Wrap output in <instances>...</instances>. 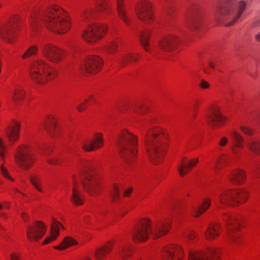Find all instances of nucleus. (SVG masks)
<instances>
[{"mask_svg":"<svg viewBox=\"0 0 260 260\" xmlns=\"http://www.w3.org/2000/svg\"><path fill=\"white\" fill-rule=\"evenodd\" d=\"M229 179L234 184H240L244 181L245 175L242 170H235L230 174Z\"/></svg>","mask_w":260,"mask_h":260,"instance_id":"72a5a7b5","label":"nucleus"},{"mask_svg":"<svg viewBox=\"0 0 260 260\" xmlns=\"http://www.w3.org/2000/svg\"><path fill=\"white\" fill-rule=\"evenodd\" d=\"M80 177L84 188L89 194L95 195L98 193L100 187L91 164L86 163L83 165L80 171Z\"/></svg>","mask_w":260,"mask_h":260,"instance_id":"0eeeda50","label":"nucleus"},{"mask_svg":"<svg viewBox=\"0 0 260 260\" xmlns=\"http://www.w3.org/2000/svg\"><path fill=\"white\" fill-rule=\"evenodd\" d=\"M77 241L72 237L67 236L59 245L55 246L54 248L59 250H63L71 245L77 244Z\"/></svg>","mask_w":260,"mask_h":260,"instance_id":"4c0bfd02","label":"nucleus"},{"mask_svg":"<svg viewBox=\"0 0 260 260\" xmlns=\"http://www.w3.org/2000/svg\"><path fill=\"white\" fill-rule=\"evenodd\" d=\"M11 260H19L20 255L16 252H13L10 255Z\"/></svg>","mask_w":260,"mask_h":260,"instance_id":"603ef678","label":"nucleus"},{"mask_svg":"<svg viewBox=\"0 0 260 260\" xmlns=\"http://www.w3.org/2000/svg\"><path fill=\"white\" fill-rule=\"evenodd\" d=\"M29 180L34 188L40 192H43V190L41 187V179L38 175L32 174L30 175Z\"/></svg>","mask_w":260,"mask_h":260,"instance_id":"58836bf2","label":"nucleus"},{"mask_svg":"<svg viewBox=\"0 0 260 260\" xmlns=\"http://www.w3.org/2000/svg\"><path fill=\"white\" fill-rule=\"evenodd\" d=\"M107 30V27L106 25L98 23L90 24L88 28L83 32L82 37L86 41L93 43L102 38Z\"/></svg>","mask_w":260,"mask_h":260,"instance_id":"f8f14e48","label":"nucleus"},{"mask_svg":"<svg viewBox=\"0 0 260 260\" xmlns=\"http://www.w3.org/2000/svg\"><path fill=\"white\" fill-rule=\"evenodd\" d=\"M200 87L202 89H206L209 87V83L204 80H202L200 84Z\"/></svg>","mask_w":260,"mask_h":260,"instance_id":"3c124183","label":"nucleus"},{"mask_svg":"<svg viewBox=\"0 0 260 260\" xmlns=\"http://www.w3.org/2000/svg\"><path fill=\"white\" fill-rule=\"evenodd\" d=\"M135 12L140 20L145 23L150 22L153 20L152 6L147 1L139 2L136 6Z\"/></svg>","mask_w":260,"mask_h":260,"instance_id":"ddd939ff","label":"nucleus"},{"mask_svg":"<svg viewBox=\"0 0 260 260\" xmlns=\"http://www.w3.org/2000/svg\"><path fill=\"white\" fill-rule=\"evenodd\" d=\"M44 128L50 134L52 135L53 129L56 127L55 122L53 117L49 116L47 119L45 120L42 123Z\"/></svg>","mask_w":260,"mask_h":260,"instance_id":"e433bc0d","label":"nucleus"},{"mask_svg":"<svg viewBox=\"0 0 260 260\" xmlns=\"http://www.w3.org/2000/svg\"><path fill=\"white\" fill-rule=\"evenodd\" d=\"M240 129L245 134L247 135H252L253 134V131L249 127L242 126L240 127Z\"/></svg>","mask_w":260,"mask_h":260,"instance_id":"8fccbe9b","label":"nucleus"},{"mask_svg":"<svg viewBox=\"0 0 260 260\" xmlns=\"http://www.w3.org/2000/svg\"><path fill=\"white\" fill-rule=\"evenodd\" d=\"M171 220L169 218L163 220H156L152 223L148 218L142 219L132 232V237L135 241H145L151 234L154 238H158L167 233L171 226Z\"/></svg>","mask_w":260,"mask_h":260,"instance_id":"f03ea898","label":"nucleus"},{"mask_svg":"<svg viewBox=\"0 0 260 260\" xmlns=\"http://www.w3.org/2000/svg\"><path fill=\"white\" fill-rule=\"evenodd\" d=\"M180 39L176 35H170L163 38L159 44V48L166 52L173 51L180 43Z\"/></svg>","mask_w":260,"mask_h":260,"instance_id":"aec40b11","label":"nucleus"},{"mask_svg":"<svg viewBox=\"0 0 260 260\" xmlns=\"http://www.w3.org/2000/svg\"><path fill=\"white\" fill-rule=\"evenodd\" d=\"M48 162L51 164L58 165L60 164L59 159L57 157H54L48 159Z\"/></svg>","mask_w":260,"mask_h":260,"instance_id":"864d4df0","label":"nucleus"},{"mask_svg":"<svg viewBox=\"0 0 260 260\" xmlns=\"http://www.w3.org/2000/svg\"><path fill=\"white\" fill-rule=\"evenodd\" d=\"M89 104L87 100H84L83 102H81L79 106H78L77 108L79 111H83Z\"/></svg>","mask_w":260,"mask_h":260,"instance_id":"de8ad7c7","label":"nucleus"},{"mask_svg":"<svg viewBox=\"0 0 260 260\" xmlns=\"http://www.w3.org/2000/svg\"><path fill=\"white\" fill-rule=\"evenodd\" d=\"M111 197L112 199L113 202H116V201L118 199L119 197V193L118 187L117 186L114 185L113 187V189L111 192Z\"/></svg>","mask_w":260,"mask_h":260,"instance_id":"c03bdc74","label":"nucleus"},{"mask_svg":"<svg viewBox=\"0 0 260 260\" xmlns=\"http://www.w3.org/2000/svg\"><path fill=\"white\" fill-rule=\"evenodd\" d=\"M27 15L30 30L34 33L39 31L42 24L59 34L67 32L71 27L68 14L59 6L34 4L29 8Z\"/></svg>","mask_w":260,"mask_h":260,"instance_id":"f257e3e1","label":"nucleus"},{"mask_svg":"<svg viewBox=\"0 0 260 260\" xmlns=\"http://www.w3.org/2000/svg\"><path fill=\"white\" fill-rule=\"evenodd\" d=\"M246 8L242 0H218L215 7L216 19L229 26L240 18Z\"/></svg>","mask_w":260,"mask_h":260,"instance_id":"7ed1b4c3","label":"nucleus"},{"mask_svg":"<svg viewBox=\"0 0 260 260\" xmlns=\"http://www.w3.org/2000/svg\"><path fill=\"white\" fill-rule=\"evenodd\" d=\"M227 120L220 112L218 106H215L212 108L210 112L207 116L208 124L212 127H218L222 125Z\"/></svg>","mask_w":260,"mask_h":260,"instance_id":"6ab92c4d","label":"nucleus"},{"mask_svg":"<svg viewBox=\"0 0 260 260\" xmlns=\"http://www.w3.org/2000/svg\"><path fill=\"white\" fill-rule=\"evenodd\" d=\"M136 137L128 132H122L117 140V146L121 157L127 164L133 163L136 156Z\"/></svg>","mask_w":260,"mask_h":260,"instance_id":"39448f33","label":"nucleus"},{"mask_svg":"<svg viewBox=\"0 0 260 260\" xmlns=\"http://www.w3.org/2000/svg\"><path fill=\"white\" fill-rule=\"evenodd\" d=\"M220 225L217 223H211L208 225L207 230L204 232V236L207 239L213 240L219 235Z\"/></svg>","mask_w":260,"mask_h":260,"instance_id":"5701e85b","label":"nucleus"},{"mask_svg":"<svg viewBox=\"0 0 260 260\" xmlns=\"http://www.w3.org/2000/svg\"><path fill=\"white\" fill-rule=\"evenodd\" d=\"M119 255L120 257L124 259L126 257L130 256L131 251L129 247H122L119 250Z\"/></svg>","mask_w":260,"mask_h":260,"instance_id":"37998d69","label":"nucleus"},{"mask_svg":"<svg viewBox=\"0 0 260 260\" xmlns=\"http://www.w3.org/2000/svg\"><path fill=\"white\" fill-rule=\"evenodd\" d=\"M103 67L102 59L96 55L87 56L83 63L82 69L89 74H96Z\"/></svg>","mask_w":260,"mask_h":260,"instance_id":"f3484780","label":"nucleus"},{"mask_svg":"<svg viewBox=\"0 0 260 260\" xmlns=\"http://www.w3.org/2000/svg\"><path fill=\"white\" fill-rule=\"evenodd\" d=\"M162 256L164 260H180L182 256L181 248L173 245L167 247L164 250Z\"/></svg>","mask_w":260,"mask_h":260,"instance_id":"4be33fe9","label":"nucleus"},{"mask_svg":"<svg viewBox=\"0 0 260 260\" xmlns=\"http://www.w3.org/2000/svg\"><path fill=\"white\" fill-rule=\"evenodd\" d=\"M13 92L15 98H23L25 95V92L21 87L17 88Z\"/></svg>","mask_w":260,"mask_h":260,"instance_id":"a18cd8bd","label":"nucleus"},{"mask_svg":"<svg viewBox=\"0 0 260 260\" xmlns=\"http://www.w3.org/2000/svg\"><path fill=\"white\" fill-rule=\"evenodd\" d=\"M46 231V225L41 221H36L33 225L27 226V238L31 241H37L43 236Z\"/></svg>","mask_w":260,"mask_h":260,"instance_id":"a211bd4d","label":"nucleus"},{"mask_svg":"<svg viewBox=\"0 0 260 260\" xmlns=\"http://www.w3.org/2000/svg\"><path fill=\"white\" fill-rule=\"evenodd\" d=\"M198 161L199 160L197 158L189 161L187 164H185L183 160L181 161L177 168V170L180 175L183 176L187 173L190 168L195 166L198 163Z\"/></svg>","mask_w":260,"mask_h":260,"instance_id":"2f4dec72","label":"nucleus"},{"mask_svg":"<svg viewBox=\"0 0 260 260\" xmlns=\"http://www.w3.org/2000/svg\"><path fill=\"white\" fill-rule=\"evenodd\" d=\"M228 142V139L226 137H223L221 138L219 144L221 146H225Z\"/></svg>","mask_w":260,"mask_h":260,"instance_id":"5fc2aeb1","label":"nucleus"},{"mask_svg":"<svg viewBox=\"0 0 260 260\" xmlns=\"http://www.w3.org/2000/svg\"><path fill=\"white\" fill-rule=\"evenodd\" d=\"M42 52L46 58L53 63L61 61L64 56L62 50L51 44H45L42 48Z\"/></svg>","mask_w":260,"mask_h":260,"instance_id":"2eb2a0df","label":"nucleus"},{"mask_svg":"<svg viewBox=\"0 0 260 260\" xmlns=\"http://www.w3.org/2000/svg\"><path fill=\"white\" fill-rule=\"evenodd\" d=\"M6 148L4 145L3 142L1 139H0V158H3L4 156V152L5 151Z\"/></svg>","mask_w":260,"mask_h":260,"instance_id":"09e8293b","label":"nucleus"},{"mask_svg":"<svg viewBox=\"0 0 260 260\" xmlns=\"http://www.w3.org/2000/svg\"><path fill=\"white\" fill-rule=\"evenodd\" d=\"M22 21L18 15H13L5 23L0 25V38L12 43L18 35Z\"/></svg>","mask_w":260,"mask_h":260,"instance_id":"1a4fd4ad","label":"nucleus"},{"mask_svg":"<svg viewBox=\"0 0 260 260\" xmlns=\"http://www.w3.org/2000/svg\"><path fill=\"white\" fill-rule=\"evenodd\" d=\"M138 59L137 54L132 53H122L119 57L117 62L121 67H124L128 63L136 61Z\"/></svg>","mask_w":260,"mask_h":260,"instance_id":"c85d7f7f","label":"nucleus"},{"mask_svg":"<svg viewBox=\"0 0 260 260\" xmlns=\"http://www.w3.org/2000/svg\"><path fill=\"white\" fill-rule=\"evenodd\" d=\"M137 34L139 37L140 42L143 46L144 49L146 51H150L151 49L149 47V37L150 31L149 29H145L143 30H137Z\"/></svg>","mask_w":260,"mask_h":260,"instance_id":"bb28decb","label":"nucleus"},{"mask_svg":"<svg viewBox=\"0 0 260 260\" xmlns=\"http://www.w3.org/2000/svg\"><path fill=\"white\" fill-rule=\"evenodd\" d=\"M0 216L4 218H7V216L4 213H0Z\"/></svg>","mask_w":260,"mask_h":260,"instance_id":"338daca9","label":"nucleus"},{"mask_svg":"<svg viewBox=\"0 0 260 260\" xmlns=\"http://www.w3.org/2000/svg\"><path fill=\"white\" fill-rule=\"evenodd\" d=\"M117 11L119 17L127 25L129 23V18L125 8L124 0H116Z\"/></svg>","mask_w":260,"mask_h":260,"instance_id":"393cba45","label":"nucleus"},{"mask_svg":"<svg viewBox=\"0 0 260 260\" xmlns=\"http://www.w3.org/2000/svg\"><path fill=\"white\" fill-rule=\"evenodd\" d=\"M94 4H88L84 6L81 12L82 20L91 21L98 17L100 12L109 14L111 12L110 0H96Z\"/></svg>","mask_w":260,"mask_h":260,"instance_id":"6e6552de","label":"nucleus"},{"mask_svg":"<svg viewBox=\"0 0 260 260\" xmlns=\"http://www.w3.org/2000/svg\"><path fill=\"white\" fill-rule=\"evenodd\" d=\"M246 145L252 152L260 155V140L256 138H250L246 142Z\"/></svg>","mask_w":260,"mask_h":260,"instance_id":"f704fd0d","label":"nucleus"},{"mask_svg":"<svg viewBox=\"0 0 260 260\" xmlns=\"http://www.w3.org/2000/svg\"><path fill=\"white\" fill-rule=\"evenodd\" d=\"M21 217L24 220L26 221L28 218V216L25 213H23L21 214Z\"/></svg>","mask_w":260,"mask_h":260,"instance_id":"680f3d73","label":"nucleus"},{"mask_svg":"<svg viewBox=\"0 0 260 260\" xmlns=\"http://www.w3.org/2000/svg\"><path fill=\"white\" fill-rule=\"evenodd\" d=\"M237 148L238 147H235L234 146L232 147V152L235 155H237L239 154V150Z\"/></svg>","mask_w":260,"mask_h":260,"instance_id":"13d9d810","label":"nucleus"},{"mask_svg":"<svg viewBox=\"0 0 260 260\" xmlns=\"http://www.w3.org/2000/svg\"><path fill=\"white\" fill-rule=\"evenodd\" d=\"M220 163H221V161L219 160L217 161V164L216 165V166L215 167V169L218 168V166L220 164Z\"/></svg>","mask_w":260,"mask_h":260,"instance_id":"774afa93","label":"nucleus"},{"mask_svg":"<svg viewBox=\"0 0 260 260\" xmlns=\"http://www.w3.org/2000/svg\"><path fill=\"white\" fill-rule=\"evenodd\" d=\"M253 172L256 175L260 173V164L256 165L253 168Z\"/></svg>","mask_w":260,"mask_h":260,"instance_id":"4d7b16f0","label":"nucleus"},{"mask_svg":"<svg viewBox=\"0 0 260 260\" xmlns=\"http://www.w3.org/2000/svg\"><path fill=\"white\" fill-rule=\"evenodd\" d=\"M71 201L76 205H80L83 203V200L81 192L78 189L76 180L73 179V186L72 187V194L70 197Z\"/></svg>","mask_w":260,"mask_h":260,"instance_id":"c756f323","label":"nucleus"},{"mask_svg":"<svg viewBox=\"0 0 260 260\" xmlns=\"http://www.w3.org/2000/svg\"><path fill=\"white\" fill-rule=\"evenodd\" d=\"M211 201L208 198L203 201L202 205L198 206V208H194L192 210V215L195 217H198L206 211L210 206Z\"/></svg>","mask_w":260,"mask_h":260,"instance_id":"c9c22d12","label":"nucleus"},{"mask_svg":"<svg viewBox=\"0 0 260 260\" xmlns=\"http://www.w3.org/2000/svg\"><path fill=\"white\" fill-rule=\"evenodd\" d=\"M29 74L31 79L40 85L47 81L51 80L56 75L54 70L41 60L34 61L29 68Z\"/></svg>","mask_w":260,"mask_h":260,"instance_id":"423d86ee","label":"nucleus"},{"mask_svg":"<svg viewBox=\"0 0 260 260\" xmlns=\"http://www.w3.org/2000/svg\"><path fill=\"white\" fill-rule=\"evenodd\" d=\"M103 145L101 135H97L93 141H88L83 145V148L85 151H91L101 147Z\"/></svg>","mask_w":260,"mask_h":260,"instance_id":"a878e982","label":"nucleus"},{"mask_svg":"<svg viewBox=\"0 0 260 260\" xmlns=\"http://www.w3.org/2000/svg\"><path fill=\"white\" fill-rule=\"evenodd\" d=\"M1 173L3 175V176L8 179H10L11 180L13 181V179L10 177V176L9 175L8 171L6 169H5L3 165H1Z\"/></svg>","mask_w":260,"mask_h":260,"instance_id":"49530a36","label":"nucleus"},{"mask_svg":"<svg viewBox=\"0 0 260 260\" xmlns=\"http://www.w3.org/2000/svg\"><path fill=\"white\" fill-rule=\"evenodd\" d=\"M188 23L191 29L199 30L201 26V11L199 6L191 4L188 10Z\"/></svg>","mask_w":260,"mask_h":260,"instance_id":"dca6fc26","label":"nucleus"},{"mask_svg":"<svg viewBox=\"0 0 260 260\" xmlns=\"http://www.w3.org/2000/svg\"><path fill=\"white\" fill-rule=\"evenodd\" d=\"M209 66L211 68L214 69L216 64L214 62L210 61L209 62Z\"/></svg>","mask_w":260,"mask_h":260,"instance_id":"0e129e2a","label":"nucleus"},{"mask_svg":"<svg viewBox=\"0 0 260 260\" xmlns=\"http://www.w3.org/2000/svg\"><path fill=\"white\" fill-rule=\"evenodd\" d=\"M230 135L235 142L233 146L238 148L241 147L243 143V139L241 136L235 131L231 132Z\"/></svg>","mask_w":260,"mask_h":260,"instance_id":"ea45409f","label":"nucleus"},{"mask_svg":"<svg viewBox=\"0 0 260 260\" xmlns=\"http://www.w3.org/2000/svg\"><path fill=\"white\" fill-rule=\"evenodd\" d=\"M118 47L117 42L113 41L104 46V51L109 54H112L116 51Z\"/></svg>","mask_w":260,"mask_h":260,"instance_id":"a19ab883","label":"nucleus"},{"mask_svg":"<svg viewBox=\"0 0 260 260\" xmlns=\"http://www.w3.org/2000/svg\"><path fill=\"white\" fill-rule=\"evenodd\" d=\"M247 199V193L244 190H224L218 196L219 203L224 206H234Z\"/></svg>","mask_w":260,"mask_h":260,"instance_id":"9d476101","label":"nucleus"},{"mask_svg":"<svg viewBox=\"0 0 260 260\" xmlns=\"http://www.w3.org/2000/svg\"><path fill=\"white\" fill-rule=\"evenodd\" d=\"M193 233L192 232H188L187 234V236L190 238V239H192L194 238V236L193 235Z\"/></svg>","mask_w":260,"mask_h":260,"instance_id":"052dcab7","label":"nucleus"},{"mask_svg":"<svg viewBox=\"0 0 260 260\" xmlns=\"http://www.w3.org/2000/svg\"><path fill=\"white\" fill-rule=\"evenodd\" d=\"M113 245L109 243L96 249L94 252V256L97 260H104L105 257L112 250Z\"/></svg>","mask_w":260,"mask_h":260,"instance_id":"473e14b6","label":"nucleus"},{"mask_svg":"<svg viewBox=\"0 0 260 260\" xmlns=\"http://www.w3.org/2000/svg\"><path fill=\"white\" fill-rule=\"evenodd\" d=\"M38 48L35 46H32L29 47L26 52L22 55L23 59H26L32 55L36 54L37 52Z\"/></svg>","mask_w":260,"mask_h":260,"instance_id":"79ce46f5","label":"nucleus"},{"mask_svg":"<svg viewBox=\"0 0 260 260\" xmlns=\"http://www.w3.org/2000/svg\"><path fill=\"white\" fill-rule=\"evenodd\" d=\"M218 254L214 248L200 252H190L188 260H217Z\"/></svg>","mask_w":260,"mask_h":260,"instance_id":"412c9836","label":"nucleus"},{"mask_svg":"<svg viewBox=\"0 0 260 260\" xmlns=\"http://www.w3.org/2000/svg\"><path fill=\"white\" fill-rule=\"evenodd\" d=\"M20 123L14 121L12 126L8 127L6 131V135L10 141H15L18 139L20 130Z\"/></svg>","mask_w":260,"mask_h":260,"instance_id":"cd10ccee","label":"nucleus"},{"mask_svg":"<svg viewBox=\"0 0 260 260\" xmlns=\"http://www.w3.org/2000/svg\"><path fill=\"white\" fill-rule=\"evenodd\" d=\"M251 27L256 28L260 27V19L255 20L251 24Z\"/></svg>","mask_w":260,"mask_h":260,"instance_id":"6e6d98bb","label":"nucleus"},{"mask_svg":"<svg viewBox=\"0 0 260 260\" xmlns=\"http://www.w3.org/2000/svg\"><path fill=\"white\" fill-rule=\"evenodd\" d=\"M223 220L226 222L228 226V231L226 237L228 242L231 246L237 245L240 242L239 235L235 232L238 230V226L234 224L235 222L238 221L235 216L225 214L223 216Z\"/></svg>","mask_w":260,"mask_h":260,"instance_id":"9b49d317","label":"nucleus"},{"mask_svg":"<svg viewBox=\"0 0 260 260\" xmlns=\"http://www.w3.org/2000/svg\"><path fill=\"white\" fill-rule=\"evenodd\" d=\"M173 208H174V211L173 212L171 213V216L172 217H173L174 215H175L176 214H177L178 213H179V212L177 211V209L176 207H174Z\"/></svg>","mask_w":260,"mask_h":260,"instance_id":"bf43d9fd","label":"nucleus"},{"mask_svg":"<svg viewBox=\"0 0 260 260\" xmlns=\"http://www.w3.org/2000/svg\"><path fill=\"white\" fill-rule=\"evenodd\" d=\"M255 38L257 41L260 42V32L255 35Z\"/></svg>","mask_w":260,"mask_h":260,"instance_id":"e2e57ef3","label":"nucleus"},{"mask_svg":"<svg viewBox=\"0 0 260 260\" xmlns=\"http://www.w3.org/2000/svg\"><path fill=\"white\" fill-rule=\"evenodd\" d=\"M59 225L61 226L62 228L63 226L61 225L60 223L56 221L54 218H53V223L51 225V235L50 236L46 237L43 242V244H46L52 240L55 239L58 235L59 234Z\"/></svg>","mask_w":260,"mask_h":260,"instance_id":"7c9ffc66","label":"nucleus"},{"mask_svg":"<svg viewBox=\"0 0 260 260\" xmlns=\"http://www.w3.org/2000/svg\"><path fill=\"white\" fill-rule=\"evenodd\" d=\"M15 159L22 168L28 170L34 162L29 149L25 146H19L16 152Z\"/></svg>","mask_w":260,"mask_h":260,"instance_id":"4468645a","label":"nucleus"},{"mask_svg":"<svg viewBox=\"0 0 260 260\" xmlns=\"http://www.w3.org/2000/svg\"><path fill=\"white\" fill-rule=\"evenodd\" d=\"M164 3V15L167 21L170 23L175 19L176 10L172 4L171 0H162Z\"/></svg>","mask_w":260,"mask_h":260,"instance_id":"b1692460","label":"nucleus"},{"mask_svg":"<svg viewBox=\"0 0 260 260\" xmlns=\"http://www.w3.org/2000/svg\"><path fill=\"white\" fill-rule=\"evenodd\" d=\"M145 143L150 160L154 164H158L167 148L165 136L157 130L150 131L145 136Z\"/></svg>","mask_w":260,"mask_h":260,"instance_id":"20e7f679","label":"nucleus"},{"mask_svg":"<svg viewBox=\"0 0 260 260\" xmlns=\"http://www.w3.org/2000/svg\"><path fill=\"white\" fill-rule=\"evenodd\" d=\"M131 191H132V189H128V190L125 191L124 193V196H128L131 193Z\"/></svg>","mask_w":260,"mask_h":260,"instance_id":"69168bd1","label":"nucleus"}]
</instances>
